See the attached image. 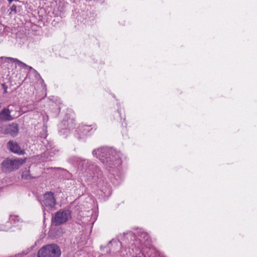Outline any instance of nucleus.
<instances>
[{"label": "nucleus", "mask_w": 257, "mask_h": 257, "mask_svg": "<svg viewBox=\"0 0 257 257\" xmlns=\"http://www.w3.org/2000/svg\"><path fill=\"white\" fill-rule=\"evenodd\" d=\"M6 135L10 134L13 137H16L19 132V126L17 123L13 122L6 125Z\"/></svg>", "instance_id": "9"}, {"label": "nucleus", "mask_w": 257, "mask_h": 257, "mask_svg": "<svg viewBox=\"0 0 257 257\" xmlns=\"http://www.w3.org/2000/svg\"><path fill=\"white\" fill-rule=\"evenodd\" d=\"M6 125H4L2 123H0V133L6 135Z\"/></svg>", "instance_id": "12"}, {"label": "nucleus", "mask_w": 257, "mask_h": 257, "mask_svg": "<svg viewBox=\"0 0 257 257\" xmlns=\"http://www.w3.org/2000/svg\"><path fill=\"white\" fill-rule=\"evenodd\" d=\"M144 235H144V237H145V236H146V237H147V238L146 239V240H148V235H147V234H146V233H145V234H144Z\"/></svg>", "instance_id": "21"}, {"label": "nucleus", "mask_w": 257, "mask_h": 257, "mask_svg": "<svg viewBox=\"0 0 257 257\" xmlns=\"http://www.w3.org/2000/svg\"><path fill=\"white\" fill-rule=\"evenodd\" d=\"M92 155L98 158L106 168H113L120 163L119 157L112 149L107 148L94 149Z\"/></svg>", "instance_id": "2"}, {"label": "nucleus", "mask_w": 257, "mask_h": 257, "mask_svg": "<svg viewBox=\"0 0 257 257\" xmlns=\"http://www.w3.org/2000/svg\"><path fill=\"white\" fill-rule=\"evenodd\" d=\"M61 251L55 243L48 244L42 247L38 252L37 257H60Z\"/></svg>", "instance_id": "3"}, {"label": "nucleus", "mask_w": 257, "mask_h": 257, "mask_svg": "<svg viewBox=\"0 0 257 257\" xmlns=\"http://www.w3.org/2000/svg\"><path fill=\"white\" fill-rule=\"evenodd\" d=\"M69 130H70V127H69L68 128H62L60 132H62V131H64V133H67Z\"/></svg>", "instance_id": "18"}, {"label": "nucleus", "mask_w": 257, "mask_h": 257, "mask_svg": "<svg viewBox=\"0 0 257 257\" xmlns=\"http://www.w3.org/2000/svg\"><path fill=\"white\" fill-rule=\"evenodd\" d=\"M13 119L9 108H4L0 112V119L2 121H10Z\"/></svg>", "instance_id": "10"}, {"label": "nucleus", "mask_w": 257, "mask_h": 257, "mask_svg": "<svg viewBox=\"0 0 257 257\" xmlns=\"http://www.w3.org/2000/svg\"><path fill=\"white\" fill-rule=\"evenodd\" d=\"M69 161L78 164L79 169L89 178L96 180L102 175L99 167L88 160L72 156L69 159Z\"/></svg>", "instance_id": "1"}, {"label": "nucleus", "mask_w": 257, "mask_h": 257, "mask_svg": "<svg viewBox=\"0 0 257 257\" xmlns=\"http://www.w3.org/2000/svg\"><path fill=\"white\" fill-rule=\"evenodd\" d=\"M2 87L3 89L4 90V94L7 93H8V92H7V89H8L7 85L5 83H3V84H2Z\"/></svg>", "instance_id": "15"}, {"label": "nucleus", "mask_w": 257, "mask_h": 257, "mask_svg": "<svg viewBox=\"0 0 257 257\" xmlns=\"http://www.w3.org/2000/svg\"><path fill=\"white\" fill-rule=\"evenodd\" d=\"M27 68H28V69L29 70H31L33 69V68L31 66H28V67H27Z\"/></svg>", "instance_id": "19"}, {"label": "nucleus", "mask_w": 257, "mask_h": 257, "mask_svg": "<svg viewBox=\"0 0 257 257\" xmlns=\"http://www.w3.org/2000/svg\"><path fill=\"white\" fill-rule=\"evenodd\" d=\"M8 147L9 149L13 153L19 155L25 154L24 150H21L19 144L13 141H10L8 142Z\"/></svg>", "instance_id": "7"}, {"label": "nucleus", "mask_w": 257, "mask_h": 257, "mask_svg": "<svg viewBox=\"0 0 257 257\" xmlns=\"http://www.w3.org/2000/svg\"><path fill=\"white\" fill-rule=\"evenodd\" d=\"M64 124H65V123L66 122V121H64Z\"/></svg>", "instance_id": "23"}, {"label": "nucleus", "mask_w": 257, "mask_h": 257, "mask_svg": "<svg viewBox=\"0 0 257 257\" xmlns=\"http://www.w3.org/2000/svg\"><path fill=\"white\" fill-rule=\"evenodd\" d=\"M134 257H144V256H143V254H142L141 255H139H139H136V256H134Z\"/></svg>", "instance_id": "20"}, {"label": "nucleus", "mask_w": 257, "mask_h": 257, "mask_svg": "<svg viewBox=\"0 0 257 257\" xmlns=\"http://www.w3.org/2000/svg\"><path fill=\"white\" fill-rule=\"evenodd\" d=\"M11 12H13L15 13H17L18 12L17 6L14 4L11 7Z\"/></svg>", "instance_id": "14"}, {"label": "nucleus", "mask_w": 257, "mask_h": 257, "mask_svg": "<svg viewBox=\"0 0 257 257\" xmlns=\"http://www.w3.org/2000/svg\"><path fill=\"white\" fill-rule=\"evenodd\" d=\"M39 202L42 205V206L48 208L50 210H54L56 209L55 205L56 204V199L54 196V193L51 191L47 192L45 193L43 197V199H39ZM43 210L44 212V219H45V211L46 208L43 207Z\"/></svg>", "instance_id": "4"}, {"label": "nucleus", "mask_w": 257, "mask_h": 257, "mask_svg": "<svg viewBox=\"0 0 257 257\" xmlns=\"http://www.w3.org/2000/svg\"><path fill=\"white\" fill-rule=\"evenodd\" d=\"M150 250L151 253L150 254L148 252L147 253V255H148V257H160L159 256H157V254L154 250L150 249Z\"/></svg>", "instance_id": "13"}, {"label": "nucleus", "mask_w": 257, "mask_h": 257, "mask_svg": "<svg viewBox=\"0 0 257 257\" xmlns=\"http://www.w3.org/2000/svg\"><path fill=\"white\" fill-rule=\"evenodd\" d=\"M25 162V160L22 159L14 160L7 159L4 160L1 164L2 169L3 172H10L14 170L18 169Z\"/></svg>", "instance_id": "6"}, {"label": "nucleus", "mask_w": 257, "mask_h": 257, "mask_svg": "<svg viewBox=\"0 0 257 257\" xmlns=\"http://www.w3.org/2000/svg\"><path fill=\"white\" fill-rule=\"evenodd\" d=\"M1 107V103H0V108Z\"/></svg>", "instance_id": "24"}, {"label": "nucleus", "mask_w": 257, "mask_h": 257, "mask_svg": "<svg viewBox=\"0 0 257 257\" xmlns=\"http://www.w3.org/2000/svg\"><path fill=\"white\" fill-rule=\"evenodd\" d=\"M10 62L16 63L19 66H23L24 68H27V67H28V65H27L26 64L21 61L17 58L7 57H0V66L5 63H9Z\"/></svg>", "instance_id": "8"}, {"label": "nucleus", "mask_w": 257, "mask_h": 257, "mask_svg": "<svg viewBox=\"0 0 257 257\" xmlns=\"http://www.w3.org/2000/svg\"><path fill=\"white\" fill-rule=\"evenodd\" d=\"M26 253H25L24 252H22V253H19L18 254H16V256L17 257H22V256L24 255V254H26Z\"/></svg>", "instance_id": "17"}, {"label": "nucleus", "mask_w": 257, "mask_h": 257, "mask_svg": "<svg viewBox=\"0 0 257 257\" xmlns=\"http://www.w3.org/2000/svg\"><path fill=\"white\" fill-rule=\"evenodd\" d=\"M60 7H61V9L60 10H59V11H60L61 12H63V4L62 3H59V7H58V9H59Z\"/></svg>", "instance_id": "16"}, {"label": "nucleus", "mask_w": 257, "mask_h": 257, "mask_svg": "<svg viewBox=\"0 0 257 257\" xmlns=\"http://www.w3.org/2000/svg\"><path fill=\"white\" fill-rule=\"evenodd\" d=\"M71 211L69 209L60 210L52 218V222L55 226H58L67 222L71 218Z\"/></svg>", "instance_id": "5"}, {"label": "nucleus", "mask_w": 257, "mask_h": 257, "mask_svg": "<svg viewBox=\"0 0 257 257\" xmlns=\"http://www.w3.org/2000/svg\"><path fill=\"white\" fill-rule=\"evenodd\" d=\"M10 257H17V256H16V254H15V255L11 256H10Z\"/></svg>", "instance_id": "22"}, {"label": "nucleus", "mask_w": 257, "mask_h": 257, "mask_svg": "<svg viewBox=\"0 0 257 257\" xmlns=\"http://www.w3.org/2000/svg\"><path fill=\"white\" fill-rule=\"evenodd\" d=\"M22 178L26 180H31L35 178V177H33L30 174V170H25L24 171L22 174Z\"/></svg>", "instance_id": "11"}]
</instances>
